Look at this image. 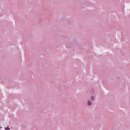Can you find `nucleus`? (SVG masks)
I'll return each instance as SVG.
<instances>
[{"label":"nucleus","mask_w":130,"mask_h":130,"mask_svg":"<svg viewBox=\"0 0 130 130\" xmlns=\"http://www.w3.org/2000/svg\"><path fill=\"white\" fill-rule=\"evenodd\" d=\"M92 104V103H91V102L90 101H89L87 103V105L90 106Z\"/></svg>","instance_id":"nucleus-1"},{"label":"nucleus","mask_w":130,"mask_h":130,"mask_svg":"<svg viewBox=\"0 0 130 130\" xmlns=\"http://www.w3.org/2000/svg\"><path fill=\"white\" fill-rule=\"evenodd\" d=\"M90 99H91V100H94V96H91V97H90Z\"/></svg>","instance_id":"nucleus-2"},{"label":"nucleus","mask_w":130,"mask_h":130,"mask_svg":"<svg viewBox=\"0 0 130 130\" xmlns=\"http://www.w3.org/2000/svg\"><path fill=\"white\" fill-rule=\"evenodd\" d=\"M5 130H10V128H9V127H6L5 128Z\"/></svg>","instance_id":"nucleus-3"},{"label":"nucleus","mask_w":130,"mask_h":130,"mask_svg":"<svg viewBox=\"0 0 130 130\" xmlns=\"http://www.w3.org/2000/svg\"><path fill=\"white\" fill-rule=\"evenodd\" d=\"M3 128V127H1V128Z\"/></svg>","instance_id":"nucleus-4"}]
</instances>
